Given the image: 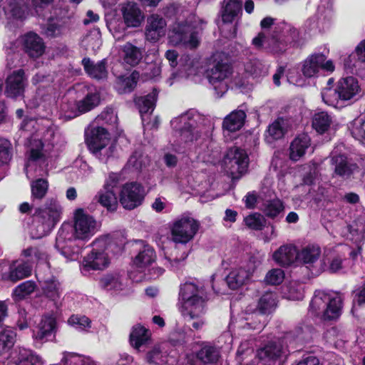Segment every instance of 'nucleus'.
Returning a JSON list of instances; mask_svg holds the SVG:
<instances>
[{"label": "nucleus", "instance_id": "obj_1", "mask_svg": "<svg viewBox=\"0 0 365 365\" xmlns=\"http://www.w3.org/2000/svg\"><path fill=\"white\" fill-rule=\"evenodd\" d=\"M97 222L83 208H77L73 214V225L63 223L58 230L56 247L66 257L78 254V247H73L76 240L87 241L97 232Z\"/></svg>", "mask_w": 365, "mask_h": 365}, {"label": "nucleus", "instance_id": "obj_2", "mask_svg": "<svg viewBox=\"0 0 365 365\" xmlns=\"http://www.w3.org/2000/svg\"><path fill=\"white\" fill-rule=\"evenodd\" d=\"M179 297L187 312L190 330H201L206 324L205 319L201 316L205 312L207 303L205 290L192 282H185L180 286Z\"/></svg>", "mask_w": 365, "mask_h": 365}, {"label": "nucleus", "instance_id": "obj_3", "mask_svg": "<svg viewBox=\"0 0 365 365\" xmlns=\"http://www.w3.org/2000/svg\"><path fill=\"white\" fill-rule=\"evenodd\" d=\"M61 214L62 207L54 198L48 199L43 206L36 208L33 214L34 225L36 226L34 237L48 235L59 222Z\"/></svg>", "mask_w": 365, "mask_h": 365}, {"label": "nucleus", "instance_id": "obj_4", "mask_svg": "<svg viewBox=\"0 0 365 365\" xmlns=\"http://www.w3.org/2000/svg\"><path fill=\"white\" fill-rule=\"evenodd\" d=\"M200 29L196 22L184 20L175 21L168 33L169 41L174 46L182 45L195 50L200 44Z\"/></svg>", "mask_w": 365, "mask_h": 365}, {"label": "nucleus", "instance_id": "obj_5", "mask_svg": "<svg viewBox=\"0 0 365 365\" xmlns=\"http://www.w3.org/2000/svg\"><path fill=\"white\" fill-rule=\"evenodd\" d=\"M210 65L207 69V78L212 85L218 96L222 95L227 91V84L225 80L228 78L233 72L232 63L225 53H214L210 58Z\"/></svg>", "mask_w": 365, "mask_h": 365}, {"label": "nucleus", "instance_id": "obj_6", "mask_svg": "<svg viewBox=\"0 0 365 365\" xmlns=\"http://www.w3.org/2000/svg\"><path fill=\"white\" fill-rule=\"evenodd\" d=\"M249 165V157L245 149L233 146L230 148L223 158V165L232 178H240L245 173Z\"/></svg>", "mask_w": 365, "mask_h": 365}, {"label": "nucleus", "instance_id": "obj_7", "mask_svg": "<svg viewBox=\"0 0 365 365\" xmlns=\"http://www.w3.org/2000/svg\"><path fill=\"white\" fill-rule=\"evenodd\" d=\"M145 195V187L141 183L128 182L119 192V202L124 209L133 210L143 203Z\"/></svg>", "mask_w": 365, "mask_h": 365}, {"label": "nucleus", "instance_id": "obj_8", "mask_svg": "<svg viewBox=\"0 0 365 365\" xmlns=\"http://www.w3.org/2000/svg\"><path fill=\"white\" fill-rule=\"evenodd\" d=\"M199 222L192 217H182L176 220L171 228L174 242L186 244L196 235L199 230Z\"/></svg>", "mask_w": 365, "mask_h": 365}, {"label": "nucleus", "instance_id": "obj_9", "mask_svg": "<svg viewBox=\"0 0 365 365\" xmlns=\"http://www.w3.org/2000/svg\"><path fill=\"white\" fill-rule=\"evenodd\" d=\"M101 102V96L99 92H88L86 95L79 101H76L71 106V111L67 110L66 118L73 119L81 114L91 111L97 107Z\"/></svg>", "mask_w": 365, "mask_h": 365}, {"label": "nucleus", "instance_id": "obj_10", "mask_svg": "<svg viewBox=\"0 0 365 365\" xmlns=\"http://www.w3.org/2000/svg\"><path fill=\"white\" fill-rule=\"evenodd\" d=\"M110 140V135L107 129L98 126L92 128L90 132H85V143L88 150L96 154L106 148Z\"/></svg>", "mask_w": 365, "mask_h": 365}, {"label": "nucleus", "instance_id": "obj_11", "mask_svg": "<svg viewBox=\"0 0 365 365\" xmlns=\"http://www.w3.org/2000/svg\"><path fill=\"white\" fill-rule=\"evenodd\" d=\"M26 81L24 69L14 71L6 80L4 91L6 96L11 98L24 96Z\"/></svg>", "mask_w": 365, "mask_h": 365}, {"label": "nucleus", "instance_id": "obj_12", "mask_svg": "<svg viewBox=\"0 0 365 365\" xmlns=\"http://www.w3.org/2000/svg\"><path fill=\"white\" fill-rule=\"evenodd\" d=\"M357 78L354 76L341 78L336 83L334 93L336 99L346 101L353 99L360 91Z\"/></svg>", "mask_w": 365, "mask_h": 365}, {"label": "nucleus", "instance_id": "obj_13", "mask_svg": "<svg viewBox=\"0 0 365 365\" xmlns=\"http://www.w3.org/2000/svg\"><path fill=\"white\" fill-rule=\"evenodd\" d=\"M9 359L15 365H44L40 355L24 347L14 348L9 354Z\"/></svg>", "mask_w": 365, "mask_h": 365}, {"label": "nucleus", "instance_id": "obj_14", "mask_svg": "<svg viewBox=\"0 0 365 365\" xmlns=\"http://www.w3.org/2000/svg\"><path fill=\"white\" fill-rule=\"evenodd\" d=\"M165 20L158 14H151L147 19L145 38L151 42H157L165 34Z\"/></svg>", "mask_w": 365, "mask_h": 365}, {"label": "nucleus", "instance_id": "obj_15", "mask_svg": "<svg viewBox=\"0 0 365 365\" xmlns=\"http://www.w3.org/2000/svg\"><path fill=\"white\" fill-rule=\"evenodd\" d=\"M23 47L24 52L32 58L41 56L46 49L43 38L32 31L28 32L24 36Z\"/></svg>", "mask_w": 365, "mask_h": 365}, {"label": "nucleus", "instance_id": "obj_16", "mask_svg": "<svg viewBox=\"0 0 365 365\" xmlns=\"http://www.w3.org/2000/svg\"><path fill=\"white\" fill-rule=\"evenodd\" d=\"M121 11L123 21L128 28H138L144 21L145 16L135 2L127 3Z\"/></svg>", "mask_w": 365, "mask_h": 365}, {"label": "nucleus", "instance_id": "obj_17", "mask_svg": "<svg viewBox=\"0 0 365 365\" xmlns=\"http://www.w3.org/2000/svg\"><path fill=\"white\" fill-rule=\"evenodd\" d=\"M86 73L96 80L106 79L108 77L107 60L103 58L95 63L88 57H84L81 61Z\"/></svg>", "mask_w": 365, "mask_h": 365}, {"label": "nucleus", "instance_id": "obj_18", "mask_svg": "<svg viewBox=\"0 0 365 365\" xmlns=\"http://www.w3.org/2000/svg\"><path fill=\"white\" fill-rule=\"evenodd\" d=\"M183 120V125L178 129L180 140L185 145L192 144L200 138L201 133L195 125L194 120L188 119L186 115L180 117V121Z\"/></svg>", "mask_w": 365, "mask_h": 365}, {"label": "nucleus", "instance_id": "obj_19", "mask_svg": "<svg viewBox=\"0 0 365 365\" xmlns=\"http://www.w3.org/2000/svg\"><path fill=\"white\" fill-rule=\"evenodd\" d=\"M286 23L282 22L274 26L273 34L267 39V48L272 53H282L287 46V41L282 35V29H285Z\"/></svg>", "mask_w": 365, "mask_h": 365}, {"label": "nucleus", "instance_id": "obj_20", "mask_svg": "<svg viewBox=\"0 0 365 365\" xmlns=\"http://www.w3.org/2000/svg\"><path fill=\"white\" fill-rule=\"evenodd\" d=\"M31 274V267L25 262H13L9 267V271L1 274L4 281L15 283Z\"/></svg>", "mask_w": 365, "mask_h": 365}, {"label": "nucleus", "instance_id": "obj_21", "mask_svg": "<svg viewBox=\"0 0 365 365\" xmlns=\"http://www.w3.org/2000/svg\"><path fill=\"white\" fill-rule=\"evenodd\" d=\"M56 331V320L51 315L43 316L33 331V337L43 341L51 336Z\"/></svg>", "mask_w": 365, "mask_h": 365}, {"label": "nucleus", "instance_id": "obj_22", "mask_svg": "<svg viewBox=\"0 0 365 365\" xmlns=\"http://www.w3.org/2000/svg\"><path fill=\"white\" fill-rule=\"evenodd\" d=\"M83 263L88 270H101L108 267L109 260L104 250L93 249L84 257Z\"/></svg>", "mask_w": 365, "mask_h": 365}, {"label": "nucleus", "instance_id": "obj_23", "mask_svg": "<svg viewBox=\"0 0 365 365\" xmlns=\"http://www.w3.org/2000/svg\"><path fill=\"white\" fill-rule=\"evenodd\" d=\"M150 330L140 324H138L132 327L129 335V342L134 349L140 350L141 346L146 345L150 341Z\"/></svg>", "mask_w": 365, "mask_h": 365}, {"label": "nucleus", "instance_id": "obj_24", "mask_svg": "<svg viewBox=\"0 0 365 365\" xmlns=\"http://www.w3.org/2000/svg\"><path fill=\"white\" fill-rule=\"evenodd\" d=\"M246 117L244 110H233L224 118L222 128L231 133L240 130L245 125Z\"/></svg>", "mask_w": 365, "mask_h": 365}, {"label": "nucleus", "instance_id": "obj_25", "mask_svg": "<svg viewBox=\"0 0 365 365\" xmlns=\"http://www.w3.org/2000/svg\"><path fill=\"white\" fill-rule=\"evenodd\" d=\"M297 258V249L293 245H282L273 254L274 261L282 267H289Z\"/></svg>", "mask_w": 365, "mask_h": 365}, {"label": "nucleus", "instance_id": "obj_26", "mask_svg": "<svg viewBox=\"0 0 365 365\" xmlns=\"http://www.w3.org/2000/svg\"><path fill=\"white\" fill-rule=\"evenodd\" d=\"M310 145L311 139L308 135L302 134L297 136L290 145V159L294 161L298 160L305 154Z\"/></svg>", "mask_w": 365, "mask_h": 365}, {"label": "nucleus", "instance_id": "obj_27", "mask_svg": "<svg viewBox=\"0 0 365 365\" xmlns=\"http://www.w3.org/2000/svg\"><path fill=\"white\" fill-rule=\"evenodd\" d=\"M327 56L322 53H316L309 56L304 62L302 73L307 78L314 77L321 68L320 63L325 61Z\"/></svg>", "mask_w": 365, "mask_h": 365}, {"label": "nucleus", "instance_id": "obj_28", "mask_svg": "<svg viewBox=\"0 0 365 365\" xmlns=\"http://www.w3.org/2000/svg\"><path fill=\"white\" fill-rule=\"evenodd\" d=\"M242 0H224L222 9V21L225 24H231L242 11Z\"/></svg>", "mask_w": 365, "mask_h": 365}, {"label": "nucleus", "instance_id": "obj_29", "mask_svg": "<svg viewBox=\"0 0 365 365\" xmlns=\"http://www.w3.org/2000/svg\"><path fill=\"white\" fill-rule=\"evenodd\" d=\"M285 206L278 197L267 200L264 204L263 214L267 218L279 221L283 217Z\"/></svg>", "mask_w": 365, "mask_h": 365}, {"label": "nucleus", "instance_id": "obj_30", "mask_svg": "<svg viewBox=\"0 0 365 365\" xmlns=\"http://www.w3.org/2000/svg\"><path fill=\"white\" fill-rule=\"evenodd\" d=\"M158 91L154 88L152 92L144 96L136 97L134 98V103L139 110L141 115L152 113L156 106Z\"/></svg>", "mask_w": 365, "mask_h": 365}, {"label": "nucleus", "instance_id": "obj_31", "mask_svg": "<svg viewBox=\"0 0 365 365\" xmlns=\"http://www.w3.org/2000/svg\"><path fill=\"white\" fill-rule=\"evenodd\" d=\"M289 120L284 117H277L269 125L266 132L274 140L283 138L288 132Z\"/></svg>", "mask_w": 365, "mask_h": 365}, {"label": "nucleus", "instance_id": "obj_32", "mask_svg": "<svg viewBox=\"0 0 365 365\" xmlns=\"http://www.w3.org/2000/svg\"><path fill=\"white\" fill-rule=\"evenodd\" d=\"M195 355L196 359L203 364H216L220 356V352L215 346L204 343Z\"/></svg>", "mask_w": 365, "mask_h": 365}, {"label": "nucleus", "instance_id": "obj_33", "mask_svg": "<svg viewBox=\"0 0 365 365\" xmlns=\"http://www.w3.org/2000/svg\"><path fill=\"white\" fill-rule=\"evenodd\" d=\"M324 298H328L329 302L326 304V309L324 311V319L331 320L337 319L341 314L343 300L341 297L336 296L332 298L324 294Z\"/></svg>", "mask_w": 365, "mask_h": 365}, {"label": "nucleus", "instance_id": "obj_34", "mask_svg": "<svg viewBox=\"0 0 365 365\" xmlns=\"http://www.w3.org/2000/svg\"><path fill=\"white\" fill-rule=\"evenodd\" d=\"M282 352V346L271 341L257 351V356L261 360L276 361L281 356Z\"/></svg>", "mask_w": 365, "mask_h": 365}, {"label": "nucleus", "instance_id": "obj_35", "mask_svg": "<svg viewBox=\"0 0 365 365\" xmlns=\"http://www.w3.org/2000/svg\"><path fill=\"white\" fill-rule=\"evenodd\" d=\"M16 334L11 330H3L0 332V357L2 359L9 358V351L15 343Z\"/></svg>", "mask_w": 365, "mask_h": 365}, {"label": "nucleus", "instance_id": "obj_36", "mask_svg": "<svg viewBox=\"0 0 365 365\" xmlns=\"http://www.w3.org/2000/svg\"><path fill=\"white\" fill-rule=\"evenodd\" d=\"M155 259L156 254L154 248L149 245H145L143 250L135 256L133 262L138 267L142 268L151 264Z\"/></svg>", "mask_w": 365, "mask_h": 365}, {"label": "nucleus", "instance_id": "obj_37", "mask_svg": "<svg viewBox=\"0 0 365 365\" xmlns=\"http://www.w3.org/2000/svg\"><path fill=\"white\" fill-rule=\"evenodd\" d=\"M98 202L110 212L116 211L118 206L117 193L103 188L98 193Z\"/></svg>", "mask_w": 365, "mask_h": 365}, {"label": "nucleus", "instance_id": "obj_38", "mask_svg": "<svg viewBox=\"0 0 365 365\" xmlns=\"http://www.w3.org/2000/svg\"><path fill=\"white\" fill-rule=\"evenodd\" d=\"M347 230L355 243L365 242V218H358L351 225L347 226Z\"/></svg>", "mask_w": 365, "mask_h": 365}, {"label": "nucleus", "instance_id": "obj_39", "mask_svg": "<svg viewBox=\"0 0 365 365\" xmlns=\"http://www.w3.org/2000/svg\"><path fill=\"white\" fill-rule=\"evenodd\" d=\"M331 122V118L327 112H319L312 118V128L317 133L324 134L329 129Z\"/></svg>", "mask_w": 365, "mask_h": 365}, {"label": "nucleus", "instance_id": "obj_40", "mask_svg": "<svg viewBox=\"0 0 365 365\" xmlns=\"http://www.w3.org/2000/svg\"><path fill=\"white\" fill-rule=\"evenodd\" d=\"M139 73L134 71L127 77L120 78L117 85V91L119 94L130 93L134 91L137 86Z\"/></svg>", "mask_w": 365, "mask_h": 365}, {"label": "nucleus", "instance_id": "obj_41", "mask_svg": "<svg viewBox=\"0 0 365 365\" xmlns=\"http://www.w3.org/2000/svg\"><path fill=\"white\" fill-rule=\"evenodd\" d=\"M249 276L245 269H239L231 271L226 277V282L231 289H237L248 280Z\"/></svg>", "mask_w": 365, "mask_h": 365}, {"label": "nucleus", "instance_id": "obj_42", "mask_svg": "<svg viewBox=\"0 0 365 365\" xmlns=\"http://www.w3.org/2000/svg\"><path fill=\"white\" fill-rule=\"evenodd\" d=\"M321 252V248L319 245H308L302 249L299 257L304 264H312L319 259Z\"/></svg>", "mask_w": 365, "mask_h": 365}, {"label": "nucleus", "instance_id": "obj_43", "mask_svg": "<svg viewBox=\"0 0 365 365\" xmlns=\"http://www.w3.org/2000/svg\"><path fill=\"white\" fill-rule=\"evenodd\" d=\"M333 163L335 164L334 173L339 177H350L354 172L353 168L355 164H349L346 159L342 156L334 157L332 158Z\"/></svg>", "mask_w": 365, "mask_h": 365}, {"label": "nucleus", "instance_id": "obj_44", "mask_svg": "<svg viewBox=\"0 0 365 365\" xmlns=\"http://www.w3.org/2000/svg\"><path fill=\"white\" fill-rule=\"evenodd\" d=\"M42 292L43 295L51 301H56L60 298V283L52 277L46 280L42 285Z\"/></svg>", "mask_w": 365, "mask_h": 365}, {"label": "nucleus", "instance_id": "obj_45", "mask_svg": "<svg viewBox=\"0 0 365 365\" xmlns=\"http://www.w3.org/2000/svg\"><path fill=\"white\" fill-rule=\"evenodd\" d=\"M276 304L275 294L273 292H266L259 298L257 309L262 314H269Z\"/></svg>", "mask_w": 365, "mask_h": 365}, {"label": "nucleus", "instance_id": "obj_46", "mask_svg": "<svg viewBox=\"0 0 365 365\" xmlns=\"http://www.w3.org/2000/svg\"><path fill=\"white\" fill-rule=\"evenodd\" d=\"M36 287V284L34 281H25L14 289L12 296L16 300H22L32 294L35 291Z\"/></svg>", "mask_w": 365, "mask_h": 365}, {"label": "nucleus", "instance_id": "obj_47", "mask_svg": "<svg viewBox=\"0 0 365 365\" xmlns=\"http://www.w3.org/2000/svg\"><path fill=\"white\" fill-rule=\"evenodd\" d=\"M48 182L46 179L38 178L32 182L31 185V197L33 199L41 200L47 193Z\"/></svg>", "mask_w": 365, "mask_h": 365}, {"label": "nucleus", "instance_id": "obj_48", "mask_svg": "<svg viewBox=\"0 0 365 365\" xmlns=\"http://www.w3.org/2000/svg\"><path fill=\"white\" fill-rule=\"evenodd\" d=\"M244 222L250 229L261 231L265 227L266 220L259 213L255 212L245 217Z\"/></svg>", "mask_w": 365, "mask_h": 365}, {"label": "nucleus", "instance_id": "obj_49", "mask_svg": "<svg viewBox=\"0 0 365 365\" xmlns=\"http://www.w3.org/2000/svg\"><path fill=\"white\" fill-rule=\"evenodd\" d=\"M12 158V145L11 142L0 137V166L7 164Z\"/></svg>", "mask_w": 365, "mask_h": 365}, {"label": "nucleus", "instance_id": "obj_50", "mask_svg": "<svg viewBox=\"0 0 365 365\" xmlns=\"http://www.w3.org/2000/svg\"><path fill=\"white\" fill-rule=\"evenodd\" d=\"M123 51L127 61L130 64H137L142 58V53L139 48L131 44L125 45Z\"/></svg>", "mask_w": 365, "mask_h": 365}, {"label": "nucleus", "instance_id": "obj_51", "mask_svg": "<svg viewBox=\"0 0 365 365\" xmlns=\"http://www.w3.org/2000/svg\"><path fill=\"white\" fill-rule=\"evenodd\" d=\"M284 278V272L281 269H272L269 270L265 277L264 282L269 285L280 284Z\"/></svg>", "mask_w": 365, "mask_h": 365}, {"label": "nucleus", "instance_id": "obj_52", "mask_svg": "<svg viewBox=\"0 0 365 365\" xmlns=\"http://www.w3.org/2000/svg\"><path fill=\"white\" fill-rule=\"evenodd\" d=\"M68 323L76 329L84 330L86 328L91 327V321L85 315L73 314L69 317Z\"/></svg>", "mask_w": 365, "mask_h": 365}, {"label": "nucleus", "instance_id": "obj_53", "mask_svg": "<svg viewBox=\"0 0 365 365\" xmlns=\"http://www.w3.org/2000/svg\"><path fill=\"white\" fill-rule=\"evenodd\" d=\"M287 32L288 35L285 40L287 41V45L290 44L292 47H298L299 46V31L292 27L290 25L286 24L285 29H282V33Z\"/></svg>", "mask_w": 365, "mask_h": 365}, {"label": "nucleus", "instance_id": "obj_54", "mask_svg": "<svg viewBox=\"0 0 365 365\" xmlns=\"http://www.w3.org/2000/svg\"><path fill=\"white\" fill-rule=\"evenodd\" d=\"M327 302L319 294H314L309 303V311L312 312L314 315L318 316L321 312L324 313L326 309Z\"/></svg>", "mask_w": 365, "mask_h": 365}, {"label": "nucleus", "instance_id": "obj_55", "mask_svg": "<svg viewBox=\"0 0 365 365\" xmlns=\"http://www.w3.org/2000/svg\"><path fill=\"white\" fill-rule=\"evenodd\" d=\"M100 284L103 289H116L121 285L118 277L113 274H108L102 277L100 279Z\"/></svg>", "mask_w": 365, "mask_h": 365}, {"label": "nucleus", "instance_id": "obj_56", "mask_svg": "<svg viewBox=\"0 0 365 365\" xmlns=\"http://www.w3.org/2000/svg\"><path fill=\"white\" fill-rule=\"evenodd\" d=\"M120 177L118 174L110 173L105 181L103 189L117 193V190L120 187Z\"/></svg>", "mask_w": 365, "mask_h": 365}, {"label": "nucleus", "instance_id": "obj_57", "mask_svg": "<svg viewBox=\"0 0 365 365\" xmlns=\"http://www.w3.org/2000/svg\"><path fill=\"white\" fill-rule=\"evenodd\" d=\"M168 341L173 346H184L187 343L186 334L183 331H176L170 334Z\"/></svg>", "mask_w": 365, "mask_h": 365}, {"label": "nucleus", "instance_id": "obj_58", "mask_svg": "<svg viewBox=\"0 0 365 365\" xmlns=\"http://www.w3.org/2000/svg\"><path fill=\"white\" fill-rule=\"evenodd\" d=\"M180 248L175 247L170 252L169 256H166V259L170 262L172 266H177L180 262H183L188 256L185 251H182L180 256Z\"/></svg>", "mask_w": 365, "mask_h": 365}, {"label": "nucleus", "instance_id": "obj_59", "mask_svg": "<svg viewBox=\"0 0 365 365\" xmlns=\"http://www.w3.org/2000/svg\"><path fill=\"white\" fill-rule=\"evenodd\" d=\"M45 33L49 37H56L61 33V26L54 19L49 18L46 24Z\"/></svg>", "mask_w": 365, "mask_h": 365}, {"label": "nucleus", "instance_id": "obj_60", "mask_svg": "<svg viewBox=\"0 0 365 365\" xmlns=\"http://www.w3.org/2000/svg\"><path fill=\"white\" fill-rule=\"evenodd\" d=\"M353 295V302L354 304L360 307L365 305V282L354 291Z\"/></svg>", "mask_w": 365, "mask_h": 365}, {"label": "nucleus", "instance_id": "obj_61", "mask_svg": "<svg viewBox=\"0 0 365 365\" xmlns=\"http://www.w3.org/2000/svg\"><path fill=\"white\" fill-rule=\"evenodd\" d=\"M351 134L353 138L365 144V119L362 120L359 125L354 126Z\"/></svg>", "mask_w": 365, "mask_h": 365}, {"label": "nucleus", "instance_id": "obj_62", "mask_svg": "<svg viewBox=\"0 0 365 365\" xmlns=\"http://www.w3.org/2000/svg\"><path fill=\"white\" fill-rule=\"evenodd\" d=\"M351 134L353 138L365 144V119L362 120L359 125L354 126Z\"/></svg>", "mask_w": 365, "mask_h": 365}, {"label": "nucleus", "instance_id": "obj_63", "mask_svg": "<svg viewBox=\"0 0 365 365\" xmlns=\"http://www.w3.org/2000/svg\"><path fill=\"white\" fill-rule=\"evenodd\" d=\"M262 63L257 60L255 59L251 61L246 66V71L250 72L252 75L255 76H259L262 73Z\"/></svg>", "mask_w": 365, "mask_h": 365}, {"label": "nucleus", "instance_id": "obj_64", "mask_svg": "<svg viewBox=\"0 0 365 365\" xmlns=\"http://www.w3.org/2000/svg\"><path fill=\"white\" fill-rule=\"evenodd\" d=\"M64 359L65 365H86L81 356L75 353L68 354L64 357Z\"/></svg>", "mask_w": 365, "mask_h": 365}]
</instances>
